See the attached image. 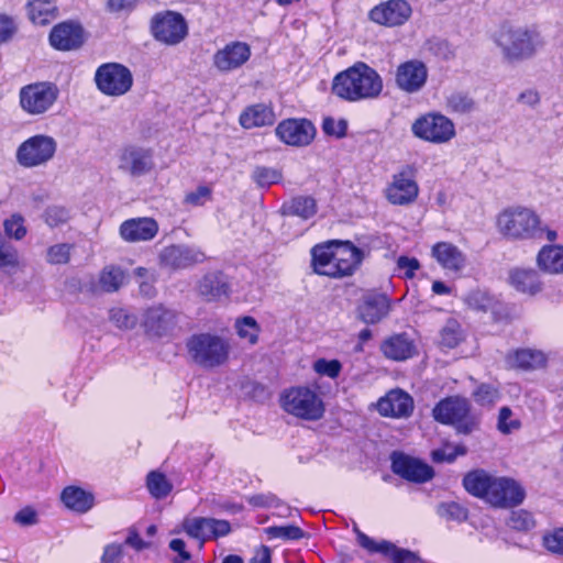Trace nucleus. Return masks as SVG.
<instances>
[{
    "mask_svg": "<svg viewBox=\"0 0 563 563\" xmlns=\"http://www.w3.org/2000/svg\"><path fill=\"white\" fill-rule=\"evenodd\" d=\"M463 485L471 495L499 508L518 506L526 497L525 489L515 479L494 476L484 470L467 473Z\"/></svg>",
    "mask_w": 563,
    "mask_h": 563,
    "instance_id": "nucleus-1",
    "label": "nucleus"
},
{
    "mask_svg": "<svg viewBox=\"0 0 563 563\" xmlns=\"http://www.w3.org/2000/svg\"><path fill=\"white\" fill-rule=\"evenodd\" d=\"M311 255L314 272L333 278L352 275L364 258V252L350 241L316 245Z\"/></svg>",
    "mask_w": 563,
    "mask_h": 563,
    "instance_id": "nucleus-2",
    "label": "nucleus"
},
{
    "mask_svg": "<svg viewBox=\"0 0 563 563\" xmlns=\"http://www.w3.org/2000/svg\"><path fill=\"white\" fill-rule=\"evenodd\" d=\"M383 87L379 74L367 64L358 62L334 77L332 91L341 99L356 102L377 98Z\"/></svg>",
    "mask_w": 563,
    "mask_h": 563,
    "instance_id": "nucleus-3",
    "label": "nucleus"
},
{
    "mask_svg": "<svg viewBox=\"0 0 563 563\" xmlns=\"http://www.w3.org/2000/svg\"><path fill=\"white\" fill-rule=\"evenodd\" d=\"M498 232L509 240L526 241L540 238L542 220L531 208L515 206L504 209L496 220Z\"/></svg>",
    "mask_w": 563,
    "mask_h": 563,
    "instance_id": "nucleus-4",
    "label": "nucleus"
},
{
    "mask_svg": "<svg viewBox=\"0 0 563 563\" xmlns=\"http://www.w3.org/2000/svg\"><path fill=\"white\" fill-rule=\"evenodd\" d=\"M280 406L287 413L308 421L319 420L324 413L321 397L307 386L285 389L280 395Z\"/></svg>",
    "mask_w": 563,
    "mask_h": 563,
    "instance_id": "nucleus-5",
    "label": "nucleus"
},
{
    "mask_svg": "<svg viewBox=\"0 0 563 563\" xmlns=\"http://www.w3.org/2000/svg\"><path fill=\"white\" fill-rule=\"evenodd\" d=\"M496 43L505 59L520 62L534 54L540 41L539 33L534 29L517 27L503 30Z\"/></svg>",
    "mask_w": 563,
    "mask_h": 563,
    "instance_id": "nucleus-6",
    "label": "nucleus"
},
{
    "mask_svg": "<svg viewBox=\"0 0 563 563\" xmlns=\"http://www.w3.org/2000/svg\"><path fill=\"white\" fill-rule=\"evenodd\" d=\"M466 398L454 396L441 400L433 409V417L443 424H452L457 433L470 434L478 427V419L470 413Z\"/></svg>",
    "mask_w": 563,
    "mask_h": 563,
    "instance_id": "nucleus-7",
    "label": "nucleus"
},
{
    "mask_svg": "<svg viewBox=\"0 0 563 563\" xmlns=\"http://www.w3.org/2000/svg\"><path fill=\"white\" fill-rule=\"evenodd\" d=\"M188 353L202 367L222 365L229 356L230 345L227 340L209 333L192 335L187 342Z\"/></svg>",
    "mask_w": 563,
    "mask_h": 563,
    "instance_id": "nucleus-8",
    "label": "nucleus"
},
{
    "mask_svg": "<svg viewBox=\"0 0 563 563\" xmlns=\"http://www.w3.org/2000/svg\"><path fill=\"white\" fill-rule=\"evenodd\" d=\"M93 81L102 95L118 98L132 89L134 79L129 67L112 62L101 64L96 69Z\"/></svg>",
    "mask_w": 563,
    "mask_h": 563,
    "instance_id": "nucleus-9",
    "label": "nucleus"
},
{
    "mask_svg": "<svg viewBox=\"0 0 563 563\" xmlns=\"http://www.w3.org/2000/svg\"><path fill=\"white\" fill-rule=\"evenodd\" d=\"M152 36L159 43L174 46L188 35V24L179 12L166 10L155 13L150 22Z\"/></svg>",
    "mask_w": 563,
    "mask_h": 563,
    "instance_id": "nucleus-10",
    "label": "nucleus"
},
{
    "mask_svg": "<svg viewBox=\"0 0 563 563\" xmlns=\"http://www.w3.org/2000/svg\"><path fill=\"white\" fill-rule=\"evenodd\" d=\"M413 135L433 144H444L455 136V125L445 115L427 113L418 118L411 126Z\"/></svg>",
    "mask_w": 563,
    "mask_h": 563,
    "instance_id": "nucleus-11",
    "label": "nucleus"
},
{
    "mask_svg": "<svg viewBox=\"0 0 563 563\" xmlns=\"http://www.w3.org/2000/svg\"><path fill=\"white\" fill-rule=\"evenodd\" d=\"M56 141L48 135L37 134L22 142L16 150V162L26 168L47 164L55 155Z\"/></svg>",
    "mask_w": 563,
    "mask_h": 563,
    "instance_id": "nucleus-12",
    "label": "nucleus"
},
{
    "mask_svg": "<svg viewBox=\"0 0 563 563\" xmlns=\"http://www.w3.org/2000/svg\"><path fill=\"white\" fill-rule=\"evenodd\" d=\"M178 318L176 310L157 303L142 311L140 324L148 338L159 339L172 334L178 325Z\"/></svg>",
    "mask_w": 563,
    "mask_h": 563,
    "instance_id": "nucleus-13",
    "label": "nucleus"
},
{
    "mask_svg": "<svg viewBox=\"0 0 563 563\" xmlns=\"http://www.w3.org/2000/svg\"><path fill=\"white\" fill-rule=\"evenodd\" d=\"M58 97V89L49 82L30 84L20 89L19 99L23 111L31 115L48 111Z\"/></svg>",
    "mask_w": 563,
    "mask_h": 563,
    "instance_id": "nucleus-14",
    "label": "nucleus"
},
{
    "mask_svg": "<svg viewBox=\"0 0 563 563\" xmlns=\"http://www.w3.org/2000/svg\"><path fill=\"white\" fill-rule=\"evenodd\" d=\"M417 169L413 165L402 166L393 175L390 184L385 190L386 199L395 206H406L413 202L419 194L416 178Z\"/></svg>",
    "mask_w": 563,
    "mask_h": 563,
    "instance_id": "nucleus-15",
    "label": "nucleus"
},
{
    "mask_svg": "<svg viewBox=\"0 0 563 563\" xmlns=\"http://www.w3.org/2000/svg\"><path fill=\"white\" fill-rule=\"evenodd\" d=\"M181 530L201 543L217 540L231 533V523L225 519L210 517H186L181 522Z\"/></svg>",
    "mask_w": 563,
    "mask_h": 563,
    "instance_id": "nucleus-16",
    "label": "nucleus"
},
{
    "mask_svg": "<svg viewBox=\"0 0 563 563\" xmlns=\"http://www.w3.org/2000/svg\"><path fill=\"white\" fill-rule=\"evenodd\" d=\"M391 470L406 481L424 483L433 477V470L427 463L400 452L391 454Z\"/></svg>",
    "mask_w": 563,
    "mask_h": 563,
    "instance_id": "nucleus-17",
    "label": "nucleus"
},
{
    "mask_svg": "<svg viewBox=\"0 0 563 563\" xmlns=\"http://www.w3.org/2000/svg\"><path fill=\"white\" fill-rule=\"evenodd\" d=\"M205 253L194 245H169L159 254L161 265L170 269H185L203 262Z\"/></svg>",
    "mask_w": 563,
    "mask_h": 563,
    "instance_id": "nucleus-18",
    "label": "nucleus"
},
{
    "mask_svg": "<svg viewBox=\"0 0 563 563\" xmlns=\"http://www.w3.org/2000/svg\"><path fill=\"white\" fill-rule=\"evenodd\" d=\"M251 54V46L247 43L233 41L214 53L212 63L219 71L230 73L242 67Z\"/></svg>",
    "mask_w": 563,
    "mask_h": 563,
    "instance_id": "nucleus-19",
    "label": "nucleus"
},
{
    "mask_svg": "<svg viewBox=\"0 0 563 563\" xmlns=\"http://www.w3.org/2000/svg\"><path fill=\"white\" fill-rule=\"evenodd\" d=\"M354 532L356 534L358 544L371 553H382L390 558L394 563L420 562L419 556L412 551L397 548L395 544L386 540L377 542L362 532L357 527H354Z\"/></svg>",
    "mask_w": 563,
    "mask_h": 563,
    "instance_id": "nucleus-20",
    "label": "nucleus"
},
{
    "mask_svg": "<svg viewBox=\"0 0 563 563\" xmlns=\"http://www.w3.org/2000/svg\"><path fill=\"white\" fill-rule=\"evenodd\" d=\"M48 40L49 44L57 51H76L84 45L86 34L79 23L66 21L56 24L52 29Z\"/></svg>",
    "mask_w": 563,
    "mask_h": 563,
    "instance_id": "nucleus-21",
    "label": "nucleus"
},
{
    "mask_svg": "<svg viewBox=\"0 0 563 563\" xmlns=\"http://www.w3.org/2000/svg\"><path fill=\"white\" fill-rule=\"evenodd\" d=\"M153 167V153L148 148L130 145L120 153L119 168L132 177L143 176L150 173Z\"/></svg>",
    "mask_w": 563,
    "mask_h": 563,
    "instance_id": "nucleus-22",
    "label": "nucleus"
},
{
    "mask_svg": "<svg viewBox=\"0 0 563 563\" xmlns=\"http://www.w3.org/2000/svg\"><path fill=\"white\" fill-rule=\"evenodd\" d=\"M275 133L285 144L306 146L313 140L316 129L308 120L288 119L277 125Z\"/></svg>",
    "mask_w": 563,
    "mask_h": 563,
    "instance_id": "nucleus-23",
    "label": "nucleus"
},
{
    "mask_svg": "<svg viewBox=\"0 0 563 563\" xmlns=\"http://www.w3.org/2000/svg\"><path fill=\"white\" fill-rule=\"evenodd\" d=\"M428 70L419 60H408L400 64L396 71V84L402 91L413 93L419 91L426 84Z\"/></svg>",
    "mask_w": 563,
    "mask_h": 563,
    "instance_id": "nucleus-24",
    "label": "nucleus"
},
{
    "mask_svg": "<svg viewBox=\"0 0 563 563\" xmlns=\"http://www.w3.org/2000/svg\"><path fill=\"white\" fill-rule=\"evenodd\" d=\"M410 14L411 8L406 1L390 0L372 9L369 18L375 23L386 26H396L404 24L409 19Z\"/></svg>",
    "mask_w": 563,
    "mask_h": 563,
    "instance_id": "nucleus-25",
    "label": "nucleus"
},
{
    "mask_svg": "<svg viewBox=\"0 0 563 563\" xmlns=\"http://www.w3.org/2000/svg\"><path fill=\"white\" fill-rule=\"evenodd\" d=\"M431 256L448 272L460 273L466 267L467 257L451 242H438L431 249Z\"/></svg>",
    "mask_w": 563,
    "mask_h": 563,
    "instance_id": "nucleus-26",
    "label": "nucleus"
},
{
    "mask_svg": "<svg viewBox=\"0 0 563 563\" xmlns=\"http://www.w3.org/2000/svg\"><path fill=\"white\" fill-rule=\"evenodd\" d=\"M413 409L412 398L400 389L390 390L377 402V410L382 416L402 418L408 417Z\"/></svg>",
    "mask_w": 563,
    "mask_h": 563,
    "instance_id": "nucleus-27",
    "label": "nucleus"
},
{
    "mask_svg": "<svg viewBox=\"0 0 563 563\" xmlns=\"http://www.w3.org/2000/svg\"><path fill=\"white\" fill-rule=\"evenodd\" d=\"M120 236L126 242L152 240L158 232V224L152 218H134L122 222Z\"/></svg>",
    "mask_w": 563,
    "mask_h": 563,
    "instance_id": "nucleus-28",
    "label": "nucleus"
},
{
    "mask_svg": "<svg viewBox=\"0 0 563 563\" xmlns=\"http://www.w3.org/2000/svg\"><path fill=\"white\" fill-rule=\"evenodd\" d=\"M385 357L393 361H405L417 353L413 340L406 333H398L385 339L380 345Z\"/></svg>",
    "mask_w": 563,
    "mask_h": 563,
    "instance_id": "nucleus-29",
    "label": "nucleus"
},
{
    "mask_svg": "<svg viewBox=\"0 0 563 563\" xmlns=\"http://www.w3.org/2000/svg\"><path fill=\"white\" fill-rule=\"evenodd\" d=\"M197 290L206 301H221L229 297L230 287L223 274L210 273L199 280Z\"/></svg>",
    "mask_w": 563,
    "mask_h": 563,
    "instance_id": "nucleus-30",
    "label": "nucleus"
},
{
    "mask_svg": "<svg viewBox=\"0 0 563 563\" xmlns=\"http://www.w3.org/2000/svg\"><path fill=\"white\" fill-rule=\"evenodd\" d=\"M464 302L472 310L485 313L490 312L496 320L501 318V312L504 311V305L500 300L481 288L468 291L464 297Z\"/></svg>",
    "mask_w": 563,
    "mask_h": 563,
    "instance_id": "nucleus-31",
    "label": "nucleus"
},
{
    "mask_svg": "<svg viewBox=\"0 0 563 563\" xmlns=\"http://www.w3.org/2000/svg\"><path fill=\"white\" fill-rule=\"evenodd\" d=\"M389 309L390 305L385 295H367L358 306V316L365 323L374 324L385 318Z\"/></svg>",
    "mask_w": 563,
    "mask_h": 563,
    "instance_id": "nucleus-32",
    "label": "nucleus"
},
{
    "mask_svg": "<svg viewBox=\"0 0 563 563\" xmlns=\"http://www.w3.org/2000/svg\"><path fill=\"white\" fill-rule=\"evenodd\" d=\"M60 499L66 508L78 514L88 512L95 505L93 494L77 486L64 488Z\"/></svg>",
    "mask_w": 563,
    "mask_h": 563,
    "instance_id": "nucleus-33",
    "label": "nucleus"
},
{
    "mask_svg": "<svg viewBox=\"0 0 563 563\" xmlns=\"http://www.w3.org/2000/svg\"><path fill=\"white\" fill-rule=\"evenodd\" d=\"M537 265L545 274H563V245L542 246L537 255Z\"/></svg>",
    "mask_w": 563,
    "mask_h": 563,
    "instance_id": "nucleus-34",
    "label": "nucleus"
},
{
    "mask_svg": "<svg viewBox=\"0 0 563 563\" xmlns=\"http://www.w3.org/2000/svg\"><path fill=\"white\" fill-rule=\"evenodd\" d=\"M29 20L38 26H44L57 18L58 9L53 0H29L26 5Z\"/></svg>",
    "mask_w": 563,
    "mask_h": 563,
    "instance_id": "nucleus-35",
    "label": "nucleus"
},
{
    "mask_svg": "<svg viewBox=\"0 0 563 563\" xmlns=\"http://www.w3.org/2000/svg\"><path fill=\"white\" fill-rule=\"evenodd\" d=\"M510 285L518 291L536 295L542 290V283L533 269L515 268L509 275Z\"/></svg>",
    "mask_w": 563,
    "mask_h": 563,
    "instance_id": "nucleus-36",
    "label": "nucleus"
},
{
    "mask_svg": "<svg viewBox=\"0 0 563 563\" xmlns=\"http://www.w3.org/2000/svg\"><path fill=\"white\" fill-rule=\"evenodd\" d=\"M506 362L512 368L532 369L543 366L547 357L541 351L521 349L508 354Z\"/></svg>",
    "mask_w": 563,
    "mask_h": 563,
    "instance_id": "nucleus-37",
    "label": "nucleus"
},
{
    "mask_svg": "<svg viewBox=\"0 0 563 563\" xmlns=\"http://www.w3.org/2000/svg\"><path fill=\"white\" fill-rule=\"evenodd\" d=\"M274 121L275 114L273 110L265 104L249 107L240 115V123L244 129L272 125Z\"/></svg>",
    "mask_w": 563,
    "mask_h": 563,
    "instance_id": "nucleus-38",
    "label": "nucleus"
},
{
    "mask_svg": "<svg viewBox=\"0 0 563 563\" xmlns=\"http://www.w3.org/2000/svg\"><path fill=\"white\" fill-rule=\"evenodd\" d=\"M318 207L314 198L310 196H298L282 206V213L288 217H298L309 220L317 213Z\"/></svg>",
    "mask_w": 563,
    "mask_h": 563,
    "instance_id": "nucleus-39",
    "label": "nucleus"
},
{
    "mask_svg": "<svg viewBox=\"0 0 563 563\" xmlns=\"http://www.w3.org/2000/svg\"><path fill=\"white\" fill-rule=\"evenodd\" d=\"M126 282L124 271L118 266H106L99 274L97 289L103 292H115Z\"/></svg>",
    "mask_w": 563,
    "mask_h": 563,
    "instance_id": "nucleus-40",
    "label": "nucleus"
},
{
    "mask_svg": "<svg viewBox=\"0 0 563 563\" xmlns=\"http://www.w3.org/2000/svg\"><path fill=\"white\" fill-rule=\"evenodd\" d=\"M234 329L241 340L254 345L258 341L261 327L257 321L250 316L241 317L235 320Z\"/></svg>",
    "mask_w": 563,
    "mask_h": 563,
    "instance_id": "nucleus-41",
    "label": "nucleus"
},
{
    "mask_svg": "<svg viewBox=\"0 0 563 563\" xmlns=\"http://www.w3.org/2000/svg\"><path fill=\"white\" fill-rule=\"evenodd\" d=\"M462 340L463 332L461 324L454 319L448 320L440 333L441 345L443 347L454 349L460 344Z\"/></svg>",
    "mask_w": 563,
    "mask_h": 563,
    "instance_id": "nucleus-42",
    "label": "nucleus"
},
{
    "mask_svg": "<svg viewBox=\"0 0 563 563\" xmlns=\"http://www.w3.org/2000/svg\"><path fill=\"white\" fill-rule=\"evenodd\" d=\"M20 267L18 250L8 243L0 234V268L3 271H16Z\"/></svg>",
    "mask_w": 563,
    "mask_h": 563,
    "instance_id": "nucleus-43",
    "label": "nucleus"
},
{
    "mask_svg": "<svg viewBox=\"0 0 563 563\" xmlns=\"http://www.w3.org/2000/svg\"><path fill=\"white\" fill-rule=\"evenodd\" d=\"M147 488L153 497L162 499L170 493L173 486L164 474L151 472L147 475Z\"/></svg>",
    "mask_w": 563,
    "mask_h": 563,
    "instance_id": "nucleus-44",
    "label": "nucleus"
},
{
    "mask_svg": "<svg viewBox=\"0 0 563 563\" xmlns=\"http://www.w3.org/2000/svg\"><path fill=\"white\" fill-rule=\"evenodd\" d=\"M110 321L121 330H132L137 324V317L129 310L115 307L109 311Z\"/></svg>",
    "mask_w": 563,
    "mask_h": 563,
    "instance_id": "nucleus-45",
    "label": "nucleus"
},
{
    "mask_svg": "<svg viewBox=\"0 0 563 563\" xmlns=\"http://www.w3.org/2000/svg\"><path fill=\"white\" fill-rule=\"evenodd\" d=\"M437 514L446 521L462 522L467 518L466 509L455 501L441 503L437 507Z\"/></svg>",
    "mask_w": 563,
    "mask_h": 563,
    "instance_id": "nucleus-46",
    "label": "nucleus"
},
{
    "mask_svg": "<svg viewBox=\"0 0 563 563\" xmlns=\"http://www.w3.org/2000/svg\"><path fill=\"white\" fill-rule=\"evenodd\" d=\"M265 533L268 539H280L284 541L299 540L303 537V531L295 525L267 527L265 528Z\"/></svg>",
    "mask_w": 563,
    "mask_h": 563,
    "instance_id": "nucleus-47",
    "label": "nucleus"
},
{
    "mask_svg": "<svg viewBox=\"0 0 563 563\" xmlns=\"http://www.w3.org/2000/svg\"><path fill=\"white\" fill-rule=\"evenodd\" d=\"M476 404L481 406L492 407L500 398L497 387L490 384H481L472 394Z\"/></svg>",
    "mask_w": 563,
    "mask_h": 563,
    "instance_id": "nucleus-48",
    "label": "nucleus"
},
{
    "mask_svg": "<svg viewBox=\"0 0 563 563\" xmlns=\"http://www.w3.org/2000/svg\"><path fill=\"white\" fill-rule=\"evenodd\" d=\"M282 173L273 167L257 166L252 173V179L260 187H268L282 180Z\"/></svg>",
    "mask_w": 563,
    "mask_h": 563,
    "instance_id": "nucleus-49",
    "label": "nucleus"
},
{
    "mask_svg": "<svg viewBox=\"0 0 563 563\" xmlns=\"http://www.w3.org/2000/svg\"><path fill=\"white\" fill-rule=\"evenodd\" d=\"M74 246L68 243H59L47 249L46 261L52 265H65L70 261Z\"/></svg>",
    "mask_w": 563,
    "mask_h": 563,
    "instance_id": "nucleus-50",
    "label": "nucleus"
},
{
    "mask_svg": "<svg viewBox=\"0 0 563 563\" xmlns=\"http://www.w3.org/2000/svg\"><path fill=\"white\" fill-rule=\"evenodd\" d=\"M448 108L455 113H468L474 107V100L466 93L453 92L446 98Z\"/></svg>",
    "mask_w": 563,
    "mask_h": 563,
    "instance_id": "nucleus-51",
    "label": "nucleus"
},
{
    "mask_svg": "<svg viewBox=\"0 0 563 563\" xmlns=\"http://www.w3.org/2000/svg\"><path fill=\"white\" fill-rule=\"evenodd\" d=\"M507 525L510 529L517 531H528L534 527V520L526 510L512 511L508 518Z\"/></svg>",
    "mask_w": 563,
    "mask_h": 563,
    "instance_id": "nucleus-52",
    "label": "nucleus"
},
{
    "mask_svg": "<svg viewBox=\"0 0 563 563\" xmlns=\"http://www.w3.org/2000/svg\"><path fill=\"white\" fill-rule=\"evenodd\" d=\"M70 219L69 210L60 206H52L45 210L44 221L51 228L65 224Z\"/></svg>",
    "mask_w": 563,
    "mask_h": 563,
    "instance_id": "nucleus-53",
    "label": "nucleus"
},
{
    "mask_svg": "<svg viewBox=\"0 0 563 563\" xmlns=\"http://www.w3.org/2000/svg\"><path fill=\"white\" fill-rule=\"evenodd\" d=\"M3 227L5 234L16 241L22 240L26 234L24 219L20 214H12L4 221Z\"/></svg>",
    "mask_w": 563,
    "mask_h": 563,
    "instance_id": "nucleus-54",
    "label": "nucleus"
},
{
    "mask_svg": "<svg viewBox=\"0 0 563 563\" xmlns=\"http://www.w3.org/2000/svg\"><path fill=\"white\" fill-rule=\"evenodd\" d=\"M212 189L209 186H199L186 194L184 202L191 207H200L211 200Z\"/></svg>",
    "mask_w": 563,
    "mask_h": 563,
    "instance_id": "nucleus-55",
    "label": "nucleus"
},
{
    "mask_svg": "<svg viewBox=\"0 0 563 563\" xmlns=\"http://www.w3.org/2000/svg\"><path fill=\"white\" fill-rule=\"evenodd\" d=\"M466 450L461 445H450L445 444L440 449L432 451V460L434 462H453L457 455H464Z\"/></svg>",
    "mask_w": 563,
    "mask_h": 563,
    "instance_id": "nucleus-56",
    "label": "nucleus"
},
{
    "mask_svg": "<svg viewBox=\"0 0 563 563\" xmlns=\"http://www.w3.org/2000/svg\"><path fill=\"white\" fill-rule=\"evenodd\" d=\"M512 411L509 407H501L498 415L497 429L504 433L509 434L520 428V421L511 419Z\"/></svg>",
    "mask_w": 563,
    "mask_h": 563,
    "instance_id": "nucleus-57",
    "label": "nucleus"
},
{
    "mask_svg": "<svg viewBox=\"0 0 563 563\" xmlns=\"http://www.w3.org/2000/svg\"><path fill=\"white\" fill-rule=\"evenodd\" d=\"M342 365L338 360H325L320 358L317 360L313 364V369L316 373L322 376H328L330 378H335L339 376L341 372Z\"/></svg>",
    "mask_w": 563,
    "mask_h": 563,
    "instance_id": "nucleus-58",
    "label": "nucleus"
},
{
    "mask_svg": "<svg viewBox=\"0 0 563 563\" xmlns=\"http://www.w3.org/2000/svg\"><path fill=\"white\" fill-rule=\"evenodd\" d=\"M322 129L325 134L340 139L346 134L347 122L342 118L328 117L323 119Z\"/></svg>",
    "mask_w": 563,
    "mask_h": 563,
    "instance_id": "nucleus-59",
    "label": "nucleus"
},
{
    "mask_svg": "<svg viewBox=\"0 0 563 563\" xmlns=\"http://www.w3.org/2000/svg\"><path fill=\"white\" fill-rule=\"evenodd\" d=\"M543 545L552 553L563 555V529L554 530L543 537Z\"/></svg>",
    "mask_w": 563,
    "mask_h": 563,
    "instance_id": "nucleus-60",
    "label": "nucleus"
},
{
    "mask_svg": "<svg viewBox=\"0 0 563 563\" xmlns=\"http://www.w3.org/2000/svg\"><path fill=\"white\" fill-rule=\"evenodd\" d=\"M139 2L140 0H108L106 8L110 13H130Z\"/></svg>",
    "mask_w": 563,
    "mask_h": 563,
    "instance_id": "nucleus-61",
    "label": "nucleus"
},
{
    "mask_svg": "<svg viewBox=\"0 0 563 563\" xmlns=\"http://www.w3.org/2000/svg\"><path fill=\"white\" fill-rule=\"evenodd\" d=\"M397 267L399 271H402L405 276L408 278H412L417 269H419L420 264L419 261L415 257L400 256L397 260Z\"/></svg>",
    "mask_w": 563,
    "mask_h": 563,
    "instance_id": "nucleus-62",
    "label": "nucleus"
},
{
    "mask_svg": "<svg viewBox=\"0 0 563 563\" xmlns=\"http://www.w3.org/2000/svg\"><path fill=\"white\" fill-rule=\"evenodd\" d=\"M122 556V545L118 543L108 544L101 556L102 563H119Z\"/></svg>",
    "mask_w": 563,
    "mask_h": 563,
    "instance_id": "nucleus-63",
    "label": "nucleus"
},
{
    "mask_svg": "<svg viewBox=\"0 0 563 563\" xmlns=\"http://www.w3.org/2000/svg\"><path fill=\"white\" fill-rule=\"evenodd\" d=\"M15 31L14 22L11 18L0 14V42L8 41Z\"/></svg>",
    "mask_w": 563,
    "mask_h": 563,
    "instance_id": "nucleus-64",
    "label": "nucleus"
}]
</instances>
